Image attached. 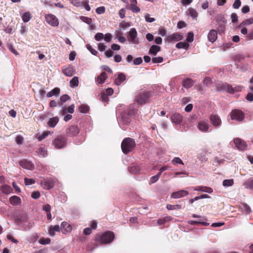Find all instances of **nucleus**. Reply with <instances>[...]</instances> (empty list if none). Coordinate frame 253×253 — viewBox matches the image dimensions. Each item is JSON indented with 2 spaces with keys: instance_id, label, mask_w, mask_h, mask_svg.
I'll list each match as a JSON object with an SVG mask.
<instances>
[{
  "instance_id": "obj_36",
  "label": "nucleus",
  "mask_w": 253,
  "mask_h": 253,
  "mask_svg": "<svg viewBox=\"0 0 253 253\" xmlns=\"http://www.w3.org/2000/svg\"><path fill=\"white\" fill-rule=\"evenodd\" d=\"M244 186L247 189H253V178L248 179L244 184Z\"/></svg>"
},
{
  "instance_id": "obj_51",
  "label": "nucleus",
  "mask_w": 253,
  "mask_h": 253,
  "mask_svg": "<svg viewBox=\"0 0 253 253\" xmlns=\"http://www.w3.org/2000/svg\"><path fill=\"white\" fill-rule=\"evenodd\" d=\"M70 2L75 6H82L83 3L79 0H70Z\"/></svg>"
},
{
  "instance_id": "obj_16",
  "label": "nucleus",
  "mask_w": 253,
  "mask_h": 253,
  "mask_svg": "<svg viewBox=\"0 0 253 253\" xmlns=\"http://www.w3.org/2000/svg\"><path fill=\"white\" fill-rule=\"evenodd\" d=\"M183 39V36L179 33H173L169 36L166 41L168 42H172V41H179Z\"/></svg>"
},
{
  "instance_id": "obj_53",
  "label": "nucleus",
  "mask_w": 253,
  "mask_h": 253,
  "mask_svg": "<svg viewBox=\"0 0 253 253\" xmlns=\"http://www.w3.org/2000/svg\"><path fill=\"white\" fill-rule=\"evenodd\" d=\"M230 17L231 19V21L233 23H235L238 22V17L236 13H232L230 15Z\"/></svg>"
},
{
  "instance_id": "obj_37",
  "label": "nucleus",
  "mask_w": 253,
  "mask_h": 253,
  "mask_svg": "<svg viewBox=\"0 0 253 253\" xmlns=\"http://www.w3.org/2000/svg\"><path fill=\"white\" fill-rule=\"evenodd\" d=\"M38 155L41 157H45L47 156V151L43 147H40L37 151Z\"/></svg>"
},
{
  "instance_id": "obj_5",
  "label": "nucleus",
  "mask_w": 253,
  "mask_h": 253,
  "mask_svg": "<svg viewBox=\"0 0 253 253\" xmlns=\"http://www.w3.org/2000/svg\"><path fill=\"white\" fill-rule=\"evenodd\" d=\"M127 40L131 44H138L139 43L137 38V32L136 30L132 28L130 29L127 34Z\"/></svg>"
},
{
  "instance_id": "obj_47",
  "label": "nucleus",
  "mask_w": 253,
  "mask_h": 253,
  "mask_svg": "<svg viewBox=\"0 0 253 253\" xmlns=\"http://www.w3.org/2000/svg\"><path fill=\"white\" fill-rule=\"evenodd\" d=\"M50 132L49 131H46L42 133V134L38 136V139L39 141H42V140L45 138L49 134Z\"/></svg>"
},
{
  "instance_id": "obj_3",
  "label": "nucleus",
  "mask_w": 253,
  "mask_h": 253,
  "mask_svg": "<svg viewBox=\"0 0 253 253\" xmlns=\"http://www.w3.org/2000/svg\"><path fill=\"white\" fill-rule=\"evenodd\" d=\"M135 146L134 140L129 137L125 138L122 142L121 148L122 151L127 154L131 151Z\"/></svg>"
},
{
  "instance_id": "obj_23",
  "label": "nucleus",
  "mask_w": 253,
  "mask_h": 253,
  "mask_svg": "<svg viewBox=\"0 0 253 253\" xmlns=\"http://www.w3.org/2000/svg\"><path fill=\"white\" fill-rule=\"evenodd\" d=\"M194 190L195 191H202L204 192H207L208 193H211L212 192L213 190L211 188L206 187V186H198L194 188Z\"/></svg>"
},
{
  "instance_id": "obj_39",
  "label": "nucleus",
  "mask_w": 253,
  "mask_h": 253,
  "mask_svg": "<svg viewBox=\"0 0 253 253\" xmlns=\"http://www.w3.org/2000/svg\"><path fill=\"white\" fill-rule=\"evenodd\" d=\"M137 3L130 4L129 9L131 10L133 13L139 12L140 10V8L136 6Z\"/></svg>"
},
{
  "instance_id": "obj_6",
  "label": "nucleus",
  "mask_w": 253,
  "mask_h": 253,
  "mask_svg": "<svg viewBox=\"0 0 253 253\" xmlns=\"http://www.w3.org/2000/svg\"><path fill=\"white\" fill-rule=\"evenodd\" d=\"M46 22L52 27H57L59 22L58 18L53 14H47L45 15Z\"/></svg>"
},
{
  "instance_id": "obj_56",
  "label": "nucleus",
  "mask_w": 253,
  "mask_h": 253,
  "mask_svg": "<svg viewBox=\"0 0 253 253\" xmlns=\"http://www.w3.org/2000/svg\"><path fill=\"white\" fill-rule=\"evenodd\" d=\"M241 5V2L240 0H235L233 4V7L235 9H238Z\"/></svg>"
},
{
  "instance_id": "obj_32",
  "label": "nucleus",
  "mask_w": 253,
  "mask_h": 253,
  "mask_svg": "<svg viewBox=\"0 0 253 253\" xmlns=\"http://www.w3.org/2000/svg\"><path fill=\"white\" fill-rule=\"evenodd\" d=\"M188 14L193 19H196L198 16L197 10L192 7L188 9Z\"/></svg>"
},
{
  "instance_id": "obj_48",
  "label": "nucleus",
  "mask_w": 253,
  "mask_h": 253,
  "mask_svg": "<svg viewBox=\"0 0 253 253\" xmlns=\"http://www.w3.org/2000/svg\"><path fill=\"white\" fill-rule=\"evenodd\" d=\"M79 110L80 112L85 113L88 112L89 110L88 106L85 105H82L79 108Z\"/></svg>"
},
{
  "instance_id": "obj_13",
  "label": "nucleus",
  "mask_w": 253,
  "mask_h": 253,
  "mask_svg": "<svg viewBox=\"0 0 253 253\" xmlns=\"http://www.w3.org/2000/svg\"><path fill=\"white\" fill-rule=\"evenodd\" d=\"M234 143L236 147L241 150H244L247 146L246 143L244 140L238 138L234 139Z\"/></svg>"
},
{
  "instance_id": "obj_9",
  "label": "nucleus",
  "mask_w": 253,
  "mask_h": 253,
  "mask_svg": "<svg viewBox=\"0 0 253 253\" xmlns=\"http://www.w3.org/2000/svg\"><path fill=\"white\" fill-rule=\"evenodd\" d=\"M66 144L65 138L62 136H59L55 139L53 141V145L55 148L61 149L64 147Z\"/></svg>"
},
{
  "instance_id": "obj_22",
  "label": "nucleus",
  "mask_w": 253,
  "mask_h": 253,
  "mask_svg": "<svg viewBox=\"0 0 253 253\" xmlns=\"http://www.w3.org/2000/svg\"><path fill=\"white\" fill-rule=\"evenodd\" d=\"M61 228L63 234L70 233L72 229V226L66 222H63L61 223Z\"/></svg>"
},
{
  "instance_id": "obj_40",
  "label": "nucleus",
  "mask_w": 253,
  "mask_h": 253,
  "mask_svg": "<svg viewBox=\"0 0 253 253\" xmlns=\"http://www.w3.org/2000/svg\"><path fill=\"white\" fill-rule=\"evenodd\" d=\"M242 211L246 214H249L251 212V209L249 205L246 204H243L241 206Z\"/></svg>"
},
{
  "instance_id": "obj_7",
  "label": "nucleus",
  "mask_w": 253,
  "mask_h": 253,
  "mask_svg": "<svg viewBox=\"0 0 253 253\" xmlns=\"http://www.w3.org/2000/svg\"><path fill=\"white\" fill-rule=\"evenodd\" d=\"M230 115L232 120L238 122L242 121L245 118L244 113L239 110H233L231 112Z\"/></svg>"
},
{
  "instance_id": "obj_54",
  "label": "nucleus",
  "mask_w": 253,
  "mask_h": 253,
  "mask_svg": "<svg viewBox=\"0 0 253 253\" xmlns=\"http://www.w3.org/2000/svg\"><path fill=\"white\" fill-rule=\"evenodd\" d=\"M218 26L217 27V30L218 31V32L219 33L220 32H221V33L224 32V31L225 30V25L220 23H218Z\"/></svg>"
},
{
  "instance_id": "obj_43",
  "label": "nucleus",
  "mask_w": 253,
  "mask_h": 253,
  "mask_svg": "<svg viewBox=\"0 0 253 253\" xmlns=\"http://www.w3.org/2000/svg\"><path fill=\"white\" fill-rule=\"evenodd\" d=\"M167 208L169 210H179L181 208V206L180 205H167Z\"/></svg>"
},
{
  "instance_id": "obj_49",
  "label": "nucleus",
  "mask_w": 253,
  "mask_h": 253,
  "mask_svg": "<svg viewBox=\"0 0 253 253\" xmlns=\"http://www.w3.org/2000/svg\"><path fill=\"white\" fill-rule=\"evenodd\" d=\"M82 3H83L82 6H84L86 10L88 11L90 10V7L89 5V1L88 0L82 1Z\"/></svg>"
},
{
  "instance_id": "obj_52",
  "label": "nucleus",
  "mask_w": 253,
  "mask_h": 253,
  "mask_svg": "<svg viewBox=\"0 0 253 253\" xmlns=\"http://www.w3.org/2000/svg\"><path fill=\"white\" fill-rule=\"evenodd\" d=\"M104 34L102 33H97L94 36V39L96 41H100L103 39Z\"/></svg>"
},
{
  "instance_id": "obj_50",
  "label": "nucleus",
  "mask_w": 253,
  "mask_h": 253,
  "mask_svg": "<svg viewBox=\"0 0 253 253\" xmlns=\"http://www.w3.org/2000/svg\"><path fill=\"white\" fill-rule=\"evenodd\" d=\"M163 58L161 56L153 57L152 59V61L153 63H161L163 61Z\"/></svg>"
},
{
  "instance_id": "obj_41",
  "label": "nucleus",
  "mask_w": 253,
  "mask_h": 253,
  "mask_svg": "<svg viewBox=\"0 0 253 253\" xmlns=\"http://www.w3.org/2000/svg\"><path fill=\"white\" fill-rule=\"evenodd\" d=\"M234 184V180L233 179H225L223 181V186L224 187L231 186Z\"/></svg>"
},
{
  "instance_id": "obj_30",
  "label": "nucleus",
  "mask_w": 253,
  "mask_h": 253,
  "mask_svg": "<svg viewBox=\"0 0 253 253\" xmlns=\"http://www.w3.org/2000/svg\"><path fill=\"white\" fill-rule=\"evenodd\" d=\"M60 227L58 225H55L54 226L50 227L49 229V234L50 236H53L55 234V231L57 232H59L60 231Z\"/></svg>"
},
{
  "instance_id": "obj_25",
  "label": "nucleus",
  "mask_w": 253,
  "mask_h": 253,
  "mask_svg": "<svg viewBox=\"0 0 253 253\" xmlns=\"http://www.w3.org/2000/svg\"><path fill=\"white\" fill-rule=\"evenodd\" d=\"M60 90L59 88L55 87L46 94L47 97H51L53 96L56 97L59 96L60 95Z\"/></svg>"
},
{
  "instance_id": "obj_46",
  "label": "nucleus",
  "mask_w": 253,
  "mask_h": 253,
  "mask_svg": "<svg viewBox=\"0 0 253 253\" xmlns=\"http://www.w3.org/2000/svg\"><path fill=\"white\" fill-rule=\"evenodd\" d=\"M173 165L180 164L184 165V163L182 160L178 157H174L171 161Z\"/></svg>"
},
{
  "instance_id": "obj_61",
  "label": "nucleus",
  "mask_w": 253,
  "mask_h": 253,
  "mask_svg": "<svg viewBox=\"0 0 253 253\" xmlns=\"http://www.w3.org/2000/svg\"><path fill=\"white\" fill-rule=\"evenodd\" d=\"M98 49L100 51H104L106 50V46L102 43H98Z\"/></svg>"
},
{
  "instance_id": "obj_34",
  "label": "nucleus",
  "mask_w": 253,
  "mask_h": 253,
  "mask_svg": "<svg viewBox=\"0 0 253 253\" xmlns=\"http://www.w3.org/2000/svg\"><path fill=\"white\" fill-rule=\"evenodd\" d=\"M70 99V97L67 94H64L60 97L59 101L58 102V105L62 106L63 104L66 101L69 100Z\"/></svg>"
},
{
  "instance_id": "obj_38",
  "label": "nucleus",
  "mask_w": 253,
  "mask_h": 253,
  "mask_svg": "<svg viewBox=\"0 0 253 253\" xmlns=\"http://www.w3.org/2000/svg\"><path fill=\"white\" fill-rule=\"evenodd\" d=\"M1 190L2 193L6 194H8L11 193L12 191V188L10 186L7 185H5L1 187Z\"/></svg>"
},
{
  "instance_id": "obj_33",
  "label": "nucleus",
  "mask_w": 253,
  "mask_h": 253,
  "mask_svg": "<svg viewBox=\"0 0 253 253\" xmlns=\"http://www.w3.org/2000/svg\"><path fill=\"white\" fill-rule=\"evenodd\" d=\"M70 86L71 87H75L79 85V79L78 77L75 76L74 77L70 82Z\"/></svg>"
},
{
  "instance_id": "obj_8",
  "label": "nucleus",
  "mask_w": 253,
  "mask_h": 253,
  "mask_svg": "<svg viewBox=\"0 0 253 253\" xmlns=\"http://www.w3.org/2000/svg\"><path fill=\"white\" fill-rule=\"evenodd\" d=\"M197 127L198 129L202 132L211 131L210 130L211 126L207 120L200 121L198 122Z\"/></svg>"
},
{
  "instance_id": "obj_15",
  "label": "nucleus",
  "mask_w": 253,
  "mask_h": 253,
  "mask_svg": "<svg viewBox=\"0 0 253 253\" xmlns=\"http://www.w3.org/2000/svg\"><path fill=\"white\" fill-rule=\"evenodd\" d=\"M54 184V182L51 179H43L41 181V185L44 189H50L52 188Z\"/></svg>"
},
{
  "instance_id": "obj_10",
  "label": "nucleus",
  "mask_w": 253,
  "mask_h": 253,
  "mask_svg": "<svg viewBox=\"0 0 253 253\" xmlns=\"http://www.w3.org/2000/svg\"><path fill=\"white\" fill-rule=\"evenodd\" d=\"M189 194V192L185 190H180L174 192L171 194V198L173 199H179L184 197Z\"/></svg>"
},
{
  "instance_id": "obj_62",
  "label": "nucleus",
  "mask_w": 253,
  "mask_h": 253,
  "mask_svg": "<svg viewBox=\"0 0 253 253\" xmlns=\"http://www.w3.org/2000/svg\"><path fill=\"white\" fill-rule=\"evenodd\" d=\"M15 140L17 144L21 145L23 142L24 138L22 136L18 135L16 136Z\"/></svg>"
},
{
  "instance_id": "obj_4",
  "label": "nucleus",
  "mask_w": 253,
  "mask_h": 253,
  "mask_svg": "<svg viewBox=\"0 0 253 253\" xmlns=\"http://www.w3.org/2000/svg\"><path fill=\"white\" fill-rule=\"evenodd\" d=\"M114 237L115 235L112 232L107 231L100 236L99 242L101 244H108L113 241Z\"/></svg>"
},
{
  "instance_id": "obj_45",
  "label": "nucleus",
  "mask_w": 253,
  "mask_h": 253,
  "mask_svg": "<svg viewBox=\"0 0 253 253\" xmlns=\"http://www.w3.org/2000/svg\"><path fill=\"white\" fill-rule=\"evenodd\" d=\"M188 46V43L183 42H179L176 44V47L177 48H184L186 49Z\"/></svg>"
},
{
  "instance_id": "obj_17",
  "label": "nucleus",
  "mask_w": 253,
  "mask_h": 253,
  "mask_svg": "<svg viewBox=\"0 0 253 253\" xmlns=\"http://www.w3.org/2000/svg\"><path fill=\"white\" fill-rule=\"evenodd\" d=\"M121 118L123 122L125 124H128L131 121L130 115L127 110H124L121 113Z\"/></svg>"
},
{
  "instance_id": "obj_57",
  "label": "nucleus",
  "mask_w": 253,
  "mask_h": 253,
  "mask_svg": "<svg viewBox=\"0 0 253 253\" xmlns=\"http://www.w3.org/2000/svg\"><path fill=\"white\" fill-rule=\"evenodd\" d=\"M142 63V59L141 57H137L133 61V63L135 65H140Z\"/></svg>"
},
{
  "instance_id": "obj_31",
  "label": "nucleus",
  "mask_w": 253,
  "mask_h": 253,
  "mask_svg": "<svg viewBox=\"0 0 253 253\" xmlns=\"http://www.w3.org/2000/svg\"><path fill=\"white\" fill-rule=\"evenodd\" d=\"M32 18L31 13L29 12H25L22 15V19L24 22H29Z\"/></svg>"
},
{
  "instance_id": "obj_44",
  "label": "nucleus",
  "mask_w": 253,
  "mask_h": 253,
  "mask_svg": "<svg viewBox=\"0 0 253 253\" xmlns=\"http://www.w3.org/2000/svg\"><path fill=\"white\" fill-rule=\"evenodd\" d=\"M51 240L49 238H41L40 239L39 242L40 244L42 245H47L49 244Z\"/></svg>"
},
{
  "instance_id": "obj_11",
  "label": "nucleus",
  "mask_w": 253,
  "mask_h": 253,
  "mask_svg": "<svg viewBox=\"0 0 253 253\" xmlns=\"http://www.w3.org/2000/svg\"><path fill=\"white\" fill-rule=\"evenodd\" d=\"M19 163L21 167L25 169L33 170L35 167L32 162L26 159L22 160Z\"/></svg>"
},
{
  "instance_id": "obj_59",
  "label": "nucleus",
  "mask_w": 253,
  "mask_h": 253,
  "mask_svg": "<svg viewBox=\"0 0 253 253\" xmlns=\"http://www.w3.org/2000/svg\"><path fill=\"white\" fill-rule=\"evenodd\" d=\"M194 40V34L192 32H189L188 34V36L186 38V41L188 42H192Z\"/></svg>"
},
{
  "instance_id": "obj_24",
  "label": "nucleus",
  "mask_w": 253,
  "mask_h": 253,
  "mask_svg": "<svg viewBox=\"0 0 253 253\" xmlns=\"http://www.w3.org/2000/svg\"><path fill=\"white\" fill-rule=\"evenodd\" d=\"M126 76L122 73L118 74V77L115 79V84L117 85H120L122 83L126 80Z\"/></svg>"
},
{
  "instance_id": "obj_26",
  "label": "nucleus",
  "mask_w": 253,
  "mask_h": 253,
  "mask_svg": "<svg viewBox=\"0 0 253 253\" xmlns=\"http://www.w3.org/2000/svg\"><path fill=\"white\" fill-rule=\"evenodd\" d=\"M108 78L106 73L103 72L100 74L97 78L96 81L98 84H103L106 79Z\"/></svg>"
},
{
  "instance_id": "obj_60",
  "label": "nucleus",
  "mask_w": 253,
  "mask_h": 253,
  "mask_svg": "<svg viewBox=\"0 0 253 253\" xmlns=\"http://www.w3.org/2000/svg\"><path fill=\"white\" fill-rule=\"evenodd\" d=\"M103 39L106 42H110L111 41L112 39V35L110 33L106 34L105 35H104V38Z\"/></svg>"
},
{
  "instance_id": "obj_27",
  "label": "nucleus",
  "mask_w": 253,
  "mask_h": 253,
  "mask_svg": "<svg viewBox=\"0 0 253 253\" xmlns=\"http://www.w3.org/2000/svg\"><path fill=\"white\" fill-rule=\"evenodd\" d=\"M59 122V118L58 117H54L51 118L47 122L48 125L51 127H54Z\"/></svg>"
},
{
  "instance_id": "obj_14",
  "label": "nucleus",
  "mask_w": 253,
  "mask_h": 253,
  "mask_svg": "<svg viewBox=\"0 0 253 253\" xmlns=\"http://www.w3.org/2000/svg\"><path fill=\"white\" fill-rule=\"evenodd\" d=\"M62 73L67 77H71L73 76L75 70L73 66L71 65H69L66 66H64L62 68Z\"/></svg>"
},
{
  "instance_id": "obj_35",
  "label": "nucleus",
  "mask_w": 253,
  "mask_h": 253,
  "mask_svg": "<svg viewBox=\"0 0 253 253\" xmlns=\"http://www.w3.org/2000/svg\"><path fill=\"white\" fill-rule=\"evenodd\" d=\"M129 171L131 173L137 174L140 173V169L138 166L134 165L129 168Z\"/></svg>"
},
{
  "instance_id": "obj_55",
  "label": "nucleus",
  "mask_w": 253,
  "mask_h": 253,
  "mask_svg": "<svg viewBox=\"0 0 253 253\" xmlns=\"http://www.w3.org/2000/svg\"><path fill=\"white\" fill-rule=\"evenodd\" d=\"M87 49L90 51V52L94 55H96L97 54V51L93 49L90 44L86 45Z\"/></svg>"
},
{
  "instance_id": "obj_42",
  "label": "nucleus",
  "mask_w": 253,
  "mask_h": 253,
  "mask_svg": "<svg viewBox=\"0 0 253 253\" xmlns=\"http://www.w3.org/2000/svg\"><path fill=\"white\" fill-rule=\"evenodd\" d=\"M253 23V19H248L243 21L239 26V27H241L243 26H247Z\"/></svg>"
},
{
  "instance_id": "obj_18",
  "label": "nucleus",
  "mask_w": 253,
  "mask_h": 253,
  "mask_svg": "<svg viewBox=\"0 0 253 253\" xmlns=\"http://www.w3.org/2000/svg\"><path fill=\"white\" fill-rule=\"evenodd\" d=\"M195 82L191 78H186L182 80V85L185 88L188 89L194 84Z\"/></svg>"
},
{
  "instance_id": "obj_21",
  "label": "nucleus",
  "mask_w": 253,
  "mask_h": 253,
  "mask_svg": "<svg viewBox=\"0 0 253 253\" xmlns=\"http://www.w3.org/2000/svg\"><path fill=\"white\" fill-rule=\"evenodd\" d=\"M79 130L77 127L75 126H71L68 128L66 131V133L69 136H74L78 134Z\"/></svg>"
},
{
  "instance_id": "obj_63",
  "label": "nucleus",
  "mask_w": 253,
  "mask_h": 253,
  "mask_svg": "<svg viewBox=\"0 0 253 253\" xmlns=\"http://www.w3.org/2000/svg\"><path fill=\"white\" fill-rule=\"evenodd\" d=\"M100 99L103 102H107L108 98L107 97V95H106L105 93H103L101 94Z\"/></svg>"
},
{
  "instance_id": "obj_20",
  "label": "nucleus",
  "mask_w": 253,
  "mask_h": 253,
  "mask_svg": "<svg viewBox=\"0 0 253 253\" xmlns=\"http://www.w3.org/2000/svg\"><path fill=\"white\" fill-rule=\"evenodd\" d=\"M217 32L215 30H211L208 35V39L210 42L213 43L217 39Z\"/></svg>"
},
{
  "instance_id": "obj_28",
  "label": "nucleus",
  "mask_w": 253,
  "mask_h": 253,
  "mask_svg": "<svg viewBox=\"0 0 253 253\" xmlns=\"http://www.w3.org/2000/svg\"><path fill=\"white\" fill-rule=\"evenodd\" d=\"M161 50V47L158 45H152L149 50V53L153 55H156Z\"/></svg>"
},
{
  "instance_id": "obj_1",
  "label": "nucleus",
  "mask_w": 253,
  "mask_h": 253,
  "mask_svg": "<svg viewBox=\"0 0 253 253\" xmlns=\"http://www.w3.org/2000/svg\"><path fill=\"white\" fill-rule=\"evenodd\" d=\"M243 87L241 85H236L235 87H233L232 85L220 83L217 85V91H227L229 93L233 94L236 92H239L242 90Z\"/></svg>"
},
{
  "instance_id": "obj_64",
  "label": "nucleus",
  "mask_w": 253,
  "mask_h": 253,
  "mask_svg": "<svg viewBox=\"0 0 253 253\" xmlns=\"http://www.w3.org/2000/svg\"><path fill=\"white\" fill-rule=\"evenodd\" d=\"M160 178V176L157 174L156 175L153 176L151 177L150 182L151 183H154L157 182Z\"/></svg>"
},
{
  "instance_id": "obj_2",
  "label": "nucleus",
  "mask_w": 253,
  "mask_h": 253,
  "mask_svg": "<svg viewBox=\"0 0 253 253\" xmlns=\"http://www.w3.org/2000/svg\"><path fill=\"white\" fill-rule=\"evenodd\" d=\"M153 94V92L150 91H142L136 96V101L138 104L140 105L146 103L149 101Z\"/></svg>"
},
{
  "instance_id": "obj_12",
  "label": "nucleus",
  "mask_w": 253,
  "mask_h": 253,
  "mask_svg": "<svg viewBox=\"0 0 253 253\" xmlns=\"http://www.w3.org/2000/svg\"><path fill=\"white\" fill-rule=\"evenodd\" d=\"M210 121L213 126L215 127H219L221 125V120L220 117L216 115H211L210 117Z\"/></svg>"
},
{
  "instance_id": "obj_29",
  "label": "nucleus",
  "mask_w": 253,
  "mask_h": 253,
  "mask_svg": "<svg viewBox=\"0 0 253 253\" xmlns=\"http://www.w3.org/2000/svg\"><path fill=\"white\" fill-rule=\"evenodd\" d=\"M9 202L13 206H18L21 203V199L16 196H13L10 198Z\"/></svg>"
},
{
  "instance_id": "obj_58",
  "label": "nucleus",
  "mask_w": 253,
  "mask_h": 253,
  "mask_svg": "<svg viewBox=\"0 0 253 253\" xmlns=\"http://www.w3.org/2000/svg\"><path fill=\"white\" fill-rule=\"evenodd\" d=\"M105 8L104 6H100L96 9V12L98 14H101L105 12Z\"/></svg>"
},
{
  "instance_id": "obj_19",
  "label": "nucleus",
  "mask_w": 253,
  "mask_h": 253,
  "mask_svg": "<svg viewBox=\"0 0 253 253\" xmlns=\"http://www.w3.org/2000/svg\"><path fill=\"white\" fill-rule=\"evenodd\" d=\"M182 116L178 113L173 114L171 116V120L173 123L179 124L182 121Z\"/></svg>"
}]
</instances>
